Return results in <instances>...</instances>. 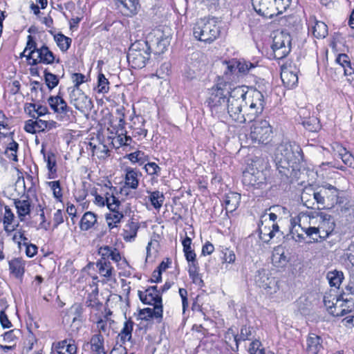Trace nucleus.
Instances as JSON below:
<instances>
[{
  "instance_id": "nucleus-10",
  "label": "nucleus",
  "mask_w": 354,
  "mask_h": 354,
  "mask_svg": "<svg viewBox=\"0 0 354 354\" xmlns=\"http://www.w3.org/2000/svg\"><path fill=\"white\" fill-rule=\"evenodd\" d=\"M256 284L263 291V293L269 296L277 292L279 290V281L271 276L266 270H260L255 276Z\"/></svg>"
},
{
  "instance_id": "nucleus-12",
  "label": "nucleus",
  "mask_w": 354,
  "mask_h": 354,
  "mask_svg": "<svg viewBox=\"0 0 354 354\" xmlns=\"http://www.w3.org/2000/svg\"><path fill=\"white\" fill-rule=\"evenodd\" d=\"M225 67L224 75L226 80H230V76L236 72L241 74H246L255 68V65L244 59H232L223 63Z\"/></svg>"
},
{
  "instance_id": "nucleus-36",
  "label": "nucleus",
  "mask_w": 354,
  "mask_h": 354,
  "mask_svg": "<svg viewBox=\"0 0 354 354\" xmlns=\"http://www.w3.org/2000/svg\"><path fill=\"white\" fill-rule=\"evenodd\" d=\"M97 222L96 215L91 212H87L84 213L81 218L80 227L82 230L87 231L90 230Z\"/></svg>"
},
{
  "instance_id": "nucleus-61",
  "label": "nucleus",
  "mask_w": 354,
  "mask_h": 354,
  "mask_svg": "<svg viewBox=\"0 0 354 354\" xmlns=\"http://www.w3.org/2000/svg\"><path fill=\"white\" fill-rule=\"evenodd\" d=\"M301 123L310 131H316L318 128V121L315 118L305 119Z\"/></svg>"
},
{
  "instance_id": "nucleus-38",
  "label": "nucleus",
  "mask_w": 354,
  "mask_h": 354,
  "mask_svg": "<svg viewBox=\"0 0 354 354\" xmlns=\"http://www.w3.org/2000/svg\"><path fill=\"white\" fill-rule=\"evenodd\" d=\"M120 205L109 204L110 213L106 215V221H111L113 223H120L124 217L123 213L120 211Z\"/></svg>"
},
{
  "instance_id": "nucleus-2",
  "label": "nucleus",
  "mask_w": 354,
  "mask_h": 354,
  "mask_svg": "<svg viewBox=\"0 0 354 354\" xmlns=\"http://www.w3.org/2000/svg\"><path fill=\"white\" fill-rule=\"evenodd\" d=\"M247 95V87L241 86L232 88L228 97L226 113L233 120L241 124L248 122L246 110V106H248Z\"/></svg>"
},
{
  "instance_id": "nucleus-29",
  "label": "nucleus",
  "mask_w": 354,
  "mask_h": 354,
  "mask_svg": "<svg viewBox=\"0 0 354 354\" xmlns=\"http://www.w3.org/2000/svg\"><path fill=\"white\" fill-rule=\"evenodd\" d=\"M241 195L236 192H230L224 196L223 204L227 212H232L239 207Z\"/></svg>"
},
{
  "instance_id": "nucleus-40",
  "label": "nucleus",
  "mask_w": 354,
  "mask_h": 354,
  "mask_svg": "<svg viewBox=\"0 0 354 354\" xmlns=\"http://www.w3.org/2000/svg\"><path fill=\"white\" fill-rule=\"evenodd\" d=\"M336 62L343 68L345 75H351L354 73V68L351 66L350 59L347 55H339L336 59Z\"/></svg>"
},
{
  "instance_id": "nucleus-45",
  "label": "nucleus",
  "mask_w": 354,
  "mask_h": 354,
  "mask_svg": "<svg viewBox=\"0 0 354 354\" xmlns=\"http://www.w3.org/2000/svg\"><path fill=\"white\" fill-rule=\"evenodd\" d=\"M26 110H28V114L32 118H35V116L39 118V116L44 115L48 112L46 106L35 104H29Z\"/></svg>"
},
{
  "instance_id": "nucleus-20",
  "label": "nucleus",
  "mask_w": 354,
  "mask_h": 354,
  "mask_svg": "<svg viewBox=\"0 0 354 354\" xmlns=\"http://www.w3.org/2000/svg\"><path fill=\"white\" fill-rule=\"evenodd\" d=\"M310 27L313 35L317 39H324L328 35L327 25L320 21L316 20L315 17L309 19V28Z\"/></svg>"
},
{
  "instance_id": "nucleus-30",
  "label": "nucleus",
  "mask_w": 354,
  "mask_h": 354,
  "mask_svg": "<svg viewBox=\"0 0 354 354\" xmlns=\"http://www.w3.org/2000/svg\"><path fill=\"white\" fill-rule=\"evenodd\" d=\"M9 270L17 279H21L25 272V261L21 258H15L9 261Z\"/></svg>"
},
{
  "instance_id": "nucleus-55",
  "label": "nucleus",
  "mask_w": 354,
  "mask_h": 354,
  "mask_svg": "<svg viewBox=\"0 0 354 354\" xmlns=\"http://www.w3.org/2000/svg\"><path fill=\"white\" fill-rule=\"evenodd\" d=\"M301 231L304 232L308 236L312 238L314 242H317L319 239H322L318 227H301Z\"/></svg>"
},
{
  "instance_id": "nucleus-47",
  "label": "nucleus",
  "mask_w": 354,
  "mask_h": 354,
  "mask_svg": "<svg viewBox=\"0 0 354 354\" xmlns=\"http://www.w3.org/2000/svg\"><path fill=\"white\" fill-rule=\"evenodd\" d=\"M113 320L108 318L107 316H104L103 319H100L97 321V328L101 334V333L109 334Z\"/></svg>"
},
{
  "instance_id": "nucleus-14",
  "label": "nucleus",
  "mask_w": 354,
  "mask_h": 354,
  "mask_svg": "<svg viewBox=\"0 0 354 354\" xmlns=\"http://www.w3.org/2000/svg\"><path fill=\"white\" fill-rule=\"evenodd\" d=\"M70 98L75 109L82 112L90 110L93 106L91 100L80 88H73L70 93Z\"/></svg>"
},
{
  "instance_id": "nucleus-24",
  "label": "nucleus",
  "mask_w": 354,
  "mask_h": 354,
  "mask_svg": "<svg viewBox=\"0 0 354 354\" xmlns=\"http://www.w3.org/2000/svg\"><path fill=\"white\" fill-rule=\"evenodd\" d=\"M153 308H147L140 311L142 319L149 320L151 318H156L160 322L162 318V305L153 306Z\"/></svg>"
},
{
  "instance_id": "nucleus-63",
  "label": "nucleus",
  "mask_w": 354,
  "mask_h": 354,
  "mask_svg": "<svg viewBox=\"0 0 354 354\" xmlns=\"http://www.w3.org/2000/svg\"><path fill=\"white\" fill-rule=\"evenodd\" d=\"M124 137V134L122 132L120 134L113 138L112 144L115 148L118 149L123 146L124 147L130 146V142H125Z\"/></svg>"
},
{
  "instance_id": "nucleus-57",
  "label": "nucleus",
  "mask_w": 354,
  "mask_h": 354,
  "mask_svg": "<svg viewBox=\"0 0 354 354\" xmlns=\"http://www.w3.org/2000/svg\"><path fill=\"white\" fill-rule=\"evenodd\" d=\"M339 297L338 299H336L335 304L333 309L329 310V313L333 316L339 317L343 316L346 314V310H342L344 309L343 304H341Z\"/></svg>"
},
{
  "instance_id": "nucleus-48",
  "label": "nucleus",
  "mask_w": 354,
  "mask_h": 354,
  "mask_svg": "<svg viewBox=\"0 0 354 354\" xmlns=\"http://www.w3.org/2000/svg\"><path fill=\"white\" fill-rule=\"evenodd\" d=\"M252 329V327L250 326H242L241 328L240 334L234 336V341L236 342L237 346L240 341L250 339Z\"/></svg>"
},
{
  "instance_id": "nucleus-62",
  "label": "nucleus",
  "mask_w": 354,
  "mask_h": 354,
  "mask_svg": "<svg viewBox=\"0 0 354 354\" xmlns=\"http://www.w3.org/2000/svg\"><path fill=\"white\" fill-rule=\"evenodd\" d=\"M261 346V343L259 340L253 341L249 347L250 354H265L264 348Z\"/></svg>"
},
{
  "instance_id": "nucleus-15",
  "label": "nucleus",
  "mask_w": 354,
  "mask_h": 354,
  "mask_svg": "<svg viewBox=\"0 0 354 354\" xmlns=\"http://www.w3.org/2000/svg\"><path fill=\"white\" fill-rule=\"evenodd\" d=\"M274 0H252L254 10L259 15L272 18L277 14L274 3Z\"/></svg>"
},
{
  "instance_id": "nucleus-46",
  "label": "nucleus",
  "mask_w": 354,
  "mask_h": 354,
  "mask_svg": "<svg viewBox=\"0 0 354 354\" xmlns=\"http://www.w3.org/2000/svg\"><path fill=\"white\" fill-rule=\"evenodd\" d=\"M198 265L193 264L191 265V266H189V276L194 284L199 287H203L204 282L201 274L198 272Z\"/></svg>"
},
{
  "instance_id": "nucleus-5",
  "label": "nucleus",
  "mask_w": 354,
  "mask_h": 354,
  "mask_svg": "<svg viewBox=\"0 0 354 354\" xmlns=\"http://www.w3.org/2000/svg\"><path fill=\"white\" fill-rule=\"evenodd\" d=\"M219 34L220 28L215 19H201L194 27V37L204 42L210 43L214 41Z\"/></svg>"
},
{
  "instance_id": "nucleus-44",
  "label": "nucleus",
  "mask_w": 354,
  "mask_h": 354,
  "mask_svg": "<svg viewBox=\"0 0 354 354\" xmlns=\"http://www.w3.org/2000/svg\"><path fill=\"white\" fill-rule=\"evenodd\" d=\"M326 277L331 286L339 288L344 279V274L341 271L334 270L328 272Z\"/></svg>"
},
{
  "instance_id": "nucleus-28",
  "label": "nucleus",
  "mask_w": 354,
  "mask_h": 354,
  "mask_svg": "<svg viewBox=\"0 0 354 354\" xmlns=\"http://www.w3.org/2000/svg\"><path fill=\"white\" fill-rule=\"evenodd\" d=\"M140 228L138 222L133 221V220L129 221L123 229V239L126 241L132 242L135 240L138 230Z\"/></svg>"
},
{
  "instance_id": "nucleus-11",
  "label": "nucleus",
  "mask_w": 354,
  "mask_h": 354,
  "mask_svg": "<svg viewBox=\"0 0 354 354\" xmlns=\"http://www.w3.org/2000/svg\"><path fill=\"white\" fill-rule=\"evenodd\" d=\"M144 42L147 44L150 53L153 52L154 54L158 55L163 53L169 45L167 37L160 30H154L149 33Z\"/></svg>"
},
{
  "instance_id": "nucleus-59",
  "label": "nucleus",
  "mask_w": 354,
  "mask_h": 354,
  "mask_svg": "<svg viewBox=\"0 0 354 354\" xmlns=\"http://www.w3.org/2000/svg\"><path fill=\"white\" fill-rule=\"evenodd\" d=\"M12 240L18 244L19 248L21 244L26 245L28 241V239L25 236L24 232L21 230L15 231L12 236Z\"/></svg>"
},
{
  "instance_id": "nucleus-49",
  "label": "nucleus",
  "mask_w": 354,
  "mask_h": 354,
  "mask_svg": "<svg viewBox=\"0 0 354 354\" xmlns=\"http://www.w3.org/2000/svg\"><path fill=\"white\" fill-rule=\"evenodd\" d=\"M18 147V143L12 140V142L8 144L6 149L5 155L6 157L12 160L17 162L18 160L17 155Z\"/></svg>"
},
{
  "instance_id": "nucleus-22",
  "label": "nucleus",
  "mask_w": 354,
  "mask_h": 354,
  "mask_svg": "<svg viewBox=\"0 0 354 354\" xmlns=\"http://www.w3.org/2000/svg\"><path fill=\"white\" fill-rule=\"evenodd\" d=\"M133 326L134 322L131 319L124 322L123 328L118 335V343L121 346L131 340Z\"/></svg>"
},
{
  "instance_id": "nucleus-21",
  "label": "nucleus",
  "mask_w": 354,
  "mask_h": 354,
  "mask_svg": "<svg viewBox=\"0 0 354 354\" xmlns=\"http://www.w3.org/2000/svg\"><path fill=\"white\" fill-rule=\"evenodd\" d=\"M47 127L48 122L46 120L39 119L35 116V118L26 122L24 130L28 133L34 134L37 132L44 131Z\"/></svg>"
},
{
  "instance_id": "nucleus-58",
  "label": "nucleus",
  "mask_w": 354,
  "mask_h": 354,
  "mask_svg": "<svg viewBox=\"0 0 354 354\" xmlns=\"http://www.w3.org/2000/svg\"><path fill=\"white\" fill-rule=\"evenodd\" d=\"M308 219H309L308 216L303 214H300L297 216L291 218L290 228L299 227L301 229V227H304V226L302 225L301 223L307 221Z\"/></svg>"
},
{
  "instance_id": "nucleus-51",
  "label": "nucleus",
  "mask_w": 354,
  "mask_h": 354,
  "mask_svg": "<svg viewBox=\"0 0 354 354\" xmlns=\"http://www.w3.org/2000/svg\"><path fill=\"white\" fill-rule=\"evenodd\" d=\"M303 232L299 227L290 228V233L287 235L288 239H292L297 243H301L305 240Z\"/></svg>"
},
{
  "instance_id": "nucleus-18",
  "label": "nucleus",
  "mask_w": 354,
  "mask_h": 354,
  "mask_svg": "<svg viewBox=\"0 0 354 354\" xmlns=\"http://www.w3.org/2000/svg\"><path fill=\"white\" fill-rule=\"evenodd\" d=\"M320 221L318 225V229L322 239H325L335 229V222L333 218L326 214H321Z\"/></svg>"
},
{
  "instance_id": "nucleus-8",
  "label": "nucleus",
  "mask_w": 354,
  "mask_h": 354,
  "mask_svg": "<svg viewBox=\"0 0 354 354\" xmlns=\"http://www.w3.org/2000/svg\"><path fill=\"white\" fill-rule=\"evenodd\" d=\"M246 101L248 105L246 106L247 120L250 122L254 121L263 112L265 105L264 96L261 91L255 89L250 94L248 93Z\"/></svg>"
},
{
  "instance_id": "nucleus-39",
  "label": "nucleus",
  "mask_w": 354,
  "mask_h": 354,
  "mask_svg": "<svg viewBox=\"0 0 354 354\" xmlns=\"http://www.w3.org/2000/svg\"><path fill=\"white\" fill-rule=\"evenodd\" d=\"M336 150L343 162L350 167L354 168V156L342 145H337Z\"/></svg>"
},
{
  "instance_id": "nucleus-50",
  "label": "nucleus",
  "mask_w": 354,
  "mask_h": 354,
  "mask_svg": "<svg viewBox=\"0 0 354 354\" xmlns=\"http://www.w3.org/2000/svg\"><path fill=\"white\" fill-rule=\"evenodd\" d=\"M109 191L106 192L104 195L106 200V205L109 207V204L113 205H120V201L115 196V192H116V187L113 186H109Z\"/></svg>"
},
{
  "instance_id": "nucleus-16",
  "label": "nucleus",
  "mask_w": 354,
  "mask_h": 354,
  "mask_svg": "<svg viewBox=\"0 0 354 354\" xmlns=\"http://www.w3.org/2000/svg\"><path fill=\"white\" fill-rule=\"evenodd\" d=\"M138 295L142 302L145 304L162 305L160 290H158L156 286L149 287L145 292L138 291Z\"/></svg>"
},
{
  "instance_id": "nucleus-33",
  "label": "nucleus",
  "mask_w": 354,
  "mask_h": 354,
  "mask_svg": "<svg viewBox=\"0 0 354 354\" xmlns=\"http://www.w3.org/2000/svg\"><path fill=\"white\" fill-rule=\"evenodd\" d=\"M56 348L59 354H75L77 353V346L72 339L58 342Z\"/></svg>"
},
{
  "instance_id": "nucleus-4",
  "label": "nucleus",
  "mask_w": 354,
  "mask_h": 354,
  "mask_svg": "<svg viewBox=\"0 0 354 354\" xmlns=\"http://www.w3.org/2000/svg\"><path fill=\"white\" fill-rule=\"evenodd\" d=\"M26 50H30L26 59L30 61L29 64L31 66L39 64H52L55 61L59 62V59H55V55L47 46L44 44L37 47L36 41L30 35L27 37Z\"/></svg>"
},
{
  "instance_id": "nucleus-17",
  "label": "nucleus",
  "mask_w": 354,
  "mask_h": 354,
  "mask_svg": "<svg viewBox=\"0 0 354 354\" xmlns=\"http://www.w3.org/2000/svg\"><path fill=\"white\" fill-rule=\"evenodd\" d=\"M281 79L284 86L291 88L298 83L297 69L291 65H283L281 70Z\"/></svg>"
},
{
  "instance_id": "nucleus-6",
  "label": "nucleus",
  "mask_w": 354,
  "mask_h": 354,
  "mask_svg": "<svg viewBox=\"0 0 354 354\" xmlns=\"http://www.w3.org/2000/svg\"><path fill=\"white\" fill-rule=\"evenodd\" d=\"M150 52L147 44L139 41L133 44L127 53V61L131 68L139 69L145 66Z\"/></svg>"
},
{
  "instance_id": "nucleus-13",
  "label": "nucleus",
  "mask_w": 354,
  "mask_h": 354,
  "mask_svg": "<svg viewBox=\"0 0 354 354\" xmlns=\"http://www.w3.org/2000/svg\"><path fill=\"white\" fill-rule=\"evenodd\" d=\"M313 198L317 202L318 209H322L324 207L325 198H328L330 201L338 196V190L337 188L331 185H326L318 192H314Z\"/></svg>"
},
{
  "instance_id": "nucleus-9",
  "label": "nucleus",
  "mask_w": 354,
  "mask_h": 354,
  "mask_svg": "<svg viewBox=\"0 0 354 354\" xmlns=\"http://www.w3.org/2000/svg\"><path fill=\"white\" fill-rule=\"evenodd\" d=\"M272 48L275 59L286 57L291 50V37L286 31H277L274 33Z\"/></svg>"
},
{
  "instance_id": "nucleus-52",
  "label": "nucleus",
  "mask_w": 354,
  "mask_h": 354,
  "mask_svg": "<svg viewBox=\"0 0 354 354\" xmlns=\"http://www.w3.org/2000/svg\"><path fill=\"white\" fill-rule=\"evenodd\" d=\"M44 80L46 86L50 90H52L55 86H57L59 83V79L57 76L47 71V70L44 71Z\"/></svg>"
},
{
  "instance_id": "nucleus-54",
  "label": "nucleus",
  "mask_w": 354,
  "mask_h": 354,
  "mask_svg": "<svg viewBox=\"0 0 354 354\" xmlns=\"http://www.w3.org/2000/svg\"><path fill=\"white\" fill-rule=\"evenodd\" d=\"M47 164V168L50 174H55L57 171L56 169V157L53 152H48L47 157L44 159Z\"/></svg>"
},
{
  "instance_id": "nucleus-41",
  "label": "nucleus",
  "mask_w": 354,
  "mask_h": 354,
  "mask_svg": "<svg viewBox=\"0 0 354 354\" xmlns=\"http://www.w3.org/2000/svg\"><path fill=\"white\" fill-rule=\"evenodd\" d=\"M86 304L88 307L95 310H99L102 306V303L98 299V288H95L88 294Z\"/></svg>"
},
{
  "instance_id": "nucleus-1",
  "label": "nucleus",
  "mask_w": 354,
  "mask_h": 354,
  "mask_svg": "<svg viewBox=\"0 0 354 354\" xmlns=\"http://www.w3.org/2000/svg\"><path fill=\"white\" fill-rule=\"evenodd\" d=\"M277 169L282 176L297 177L304 159L300 146L295 142L281 143L275 153Z\"/></svg>"
},
{
  "instance_id": "nucleus-19",
  "label": "nucleus",
  "mask_w": 354,
  "mask_h": 354,
  "mask_svg": "<svg viewBox=\"0 0 354 354\" xmlns=\"http://www.w3.org/2000/svg\"><path fill=\"white\" fill-rule=\"evenodd\" d=\"M322 339L320 336L310 333L306 339V351L307 354H319L323 350Z\"/></svg>"
},
{
  "instance_id": "nucleus-42",
  "label": "nucleus",
  "mask_w": 354,
  "mask_h": 354,
  "mask_svg": "<svg viewBox=\"0 0 354 354\" xmlns=\"http://www.w3.org/2000/svg\"><path fill=\"white\" fill-rule=\"evenodd\" d=\"M147 193L149 194V198L152 206L156 209H159L162 206L165 201L164 194L158 190L154 192L148 191Z\"/></svg>"
},
{
  "instance_id": "nucleus-37",
  "label": "nucleus",
  "mask_w": 354,
  "mask_h": 354,
  "mask_svg": "<svg viewBox=\"0 0 354 354\" xmlns=\"http://www.w3.org/2000/svg\"><path fill=\"white\" fill-rule=\"evenodd\" d=\"M272 264L278 268L283 267L288 262L287 257L284 254V250L281 248L274 249L272 255Z\"/></svg>"
},
{
  "instance_id": "nucleus-27",
  "label": "nucleus",
  "mask_w": 354,
  "mask_h": 354,
  "mask_svg": "<svg viewBox=\"0 0 354 354\" xmlns=\"http://www.w3.org/2000/svg\"><path fill=\"white\" fill-rule=\"evenodd\" d=\"M122 8L121 12L126 16L136 15L140 8L138 0H117Z\"/></svg>"
},
{
  "instance_id": "nucleus-64",
  "label": "nucleus",
  "mask_w": 354,
  "mask_h": 354,
  "mask_svg": "<svg viewBox=\"0 0 354 354\" xmlns=\"http://www.w3.org/2000/svg\"><path fill=\"white\" fill-rule=\"evenodd\" d=\"M145 169L149 175L159 176L160 172V167L155 162H148L145 165Z\"/></svg>"
},
{
  "instance_id": "nucleus-25",
  "label": "nucleus",
  "mask_w": 354,
  "mask_h": 354,
  "mask_svg": "<svg viewBox=\"0 0 354 354\" xmlns=\"http://www.w3.org/2000/svg\"><path fill=\"white\" fill-rule=\"evenodd\" d=\"M48 101L50 108L56 113H66L70 111L66 102L59 95L50 96Z\"/></svg>"
},
{
  "instance_id": "nucleus-3",
  "label": "nucleus",
  "mask_w": 354,
  "mask_h": 354,
  "mask_svg": "<svg viewBox=\"0 0 354 354\" xmlns=\"http://www.w3.org/2000/svg\"><path fill=\"white\" fill-rule=\"evenodd\" d=\"M225 84H217L209 90V96L207 100L212 115L218 118L226 114L228 97L230 91L226 88Z\"/></svg>"
},
{
  "instance_id": "nucleus-7",
  "label": "nucleus",
  "mask_w": 354,
  "mask_h": 354,
  "mask_svg": "<svg viewBox=\"0 0 354 354\" xmlns=\"http://www.w3.org/2000/svg\"><path fill=\"white\" fill-rule=\"evenodd\" d=\"M272 129L265 120L254 121L250 128V138L255 144L267 145L272 137Z\"/></svg>"
},
{
  "instance_id": "nucleus-53",
  "label": "nucleus",
  "mask_w": 354,
  "mask_h": 354,
  "mask_svg": "<svg viewBox=\"0 0 354 354\" xmlns=\"http://www.w3.org/2000/svg\"><path fill=\"white\" fill-rule=\"evenodd\" d=\"M97 89L99 93H106L109 91V82L102 73L98 75Z\"/></svg>"
},
{
  "instance_id": "nucleus-34",
  "label": "nucleus",
  "mask_w": 354,
  "mask_h": 354,
  "mask_svg": "<svg viewBox=\"0 0 354 354\" xmlns=\"http://www.w3.org/2000/svg\"><path fill=\"white\" fill-rule=\"evenodd\" d=\"M92 354H106L104 347V337L98 333L92 336L91 341Z\"/></svg>"
},
{
  "instance_id": "nucleus-56",
  "label": "nucleus",
  "mask_w": 354,
  "mask_h": 354,
  "mask_svg": "<svg viewBox=\"0 0 354 354\" xmlns=\"http://www.w3.org/2000/svg\"><path fill=\"white\" fill-rule=\"evenodd\" d=\"M48 185L50 188V189L53 191V196L58 199L61 200L62 198V188L60 186V183L59 180H55V181H50L48 182Z\"/></svg>"
},
{
  "instance_id": "nucleus-32",
  "label": "nucleus",
  "mask_w": 354,
  "mask_h": 354,
  "mask_svg": "<svg viewBox=\"0 0 354 354\" xmlns=\"http://www.w3.org/2000/svg\"><path fill=\"white\" fill-rule=\"evenodd\" d=\"M18 216L21 221H24L26 216L30 212L31 204L29 199H15L14 201Z\"/></svg>"
},
{
  "instance_id": "nucleus-60",
  "label": "nucleus",
  "mask_w": 354,
  "mask_h": 354,
  "mask_svg": "<svg viewBox=\"0 0 354 354\" xmlns=\"http://www.w3.org/2000/svg\"><path fill=\"white\" fill-rule=\"evenodd\" d=\"M339 297L336 295L331 293H326L324 297V303L328 312L329 313L330 309H333L335 304L336 299H338Z\"/></svg>"
},
{
  "instance_id": "nucleus-35",
  "label": "nucleus",
  "mask_w": 354,
  "mask_h": 354,
  "mask_svg": "<svg viewBox=\"0 0 354 354\" xmlns=\"http://www.w3.org/2000/svg\"><path fill=\"white\" fill-rule=\"evenodd\" d=\"M96 266L101 276L111 279L113 275V268L109 260H98Z\"/></svg>"
},
{
  "instance_id": "nucleus-26",
  "label": "nucleus",
  "mask_w": 354,
  "mask_h": 354,
  "mask_svg": "<svg viewBox=\"0 0 354 354\" xmlns=\"http://www.w3.org/2000/svg\"><path fill=\"white\" fill-rule=\"evenodd\" d=\"M341 304H343L344 309L346 313L354 310V288H348L339 296Z\"/></svg>"
},
{
  "instance_id": "nucleus-23",
  "label": "nucleus",
  "mask_w": 354,
  "mask_h": 354,
  "mask_svg": "<svg viewBox=\"0 0 354 354\" xmlns=\"http://www.w3.org/2000/svg\"><path fill=\"white\" fill-rule=\"evenodd\" d=\"M266 177L262 171L257 170L253 173H245L244 174V181L252 186L260 187L266 183Z\"/></svg>"
},
{
  "instance_id": "nucleus-31",
  "label": "nucleus",
  "mask_w": 354,
  "mask_h": 354,
  "mask_svg": "<svg viewBox=\"0 0 354 354\" xmlns=\"http://www.w3.org/2000/svg\"><path fill=\"white\" fill-rule=\"evenodd\" d=\"M125 171L124 185L132 189H136L139 185L138 176H141V173L130 167H127Z\"/></svg>"
},
{
  "instance_id": "nucleus-43",
  "label": "nucleus",
  "mask_w": 354,
  "mask_h": 354,
  "mask_svg": "<svg viewBox=\"0 0 354 354\" xmlns=\"http://www.w3.org/2000/svg\"><path fill=\"white\" fill-rule=\"evenodd\" d=\"M54 39L62 52H66L71 46V39L61 32L54 35Z\"/></svg>"
}]
</instances>
